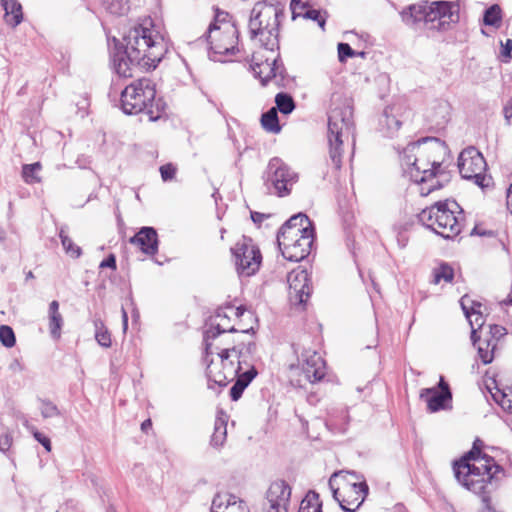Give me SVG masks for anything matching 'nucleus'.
<instances>
[{"label":"nucleus","mask_w":512,"mask_h":512,"mask_svg":"<svg viewBox=\"0 0 512 512\" xmlns=\"http://www.w3.org/2000/svg\"><path fill=\"white\" fill-rule=\"evenodd\" d=\"M227 308H219L214 316L210 317L206 324L207 328L203 333L204 352H209L214 340L222 333L235 332L236 329L230 324V316L226 312Z\"/></svg>","instance_id":"nucleus-16"},{"label":"nucleus","mask_w":512,"mask_h":512,"mask_svg":"<svg viewBox=\"0 0 512 512\" xmlns=\"http://www.w3.org/2000/svg\"><path fill=\"white\" fill-rule=\"evenodd\" d=\"M337 475H338L337 473H334L330 477L329 482H328L329 487L331 488V491L333 494V498L339 503V505L343 511L355 512L362 505V503L364 502V500L368 494V490H369L368 485L365 481H362L359 483H354L351 486V492L356 494L355 500L357 501V503H356L355 507H349V506L345 505V498H343V499L339 498V489L335 488L333 485L334 478L337 477Z\"/></svg>","instance_id":"nucleus-20"},{"label":"nucleus","mask_w":512,"mask_h":512,"mask_svg":"<svg viewBox=\"0 0 512 512\" xmlns=\"http://www.w3.org/2000/svg\"><path fill=\"white\" fill-rule=\"evenodd\" d=\"M302 371L311 383L321 381L326 375V362L320 354H310L303 359Z\"/></svg>","instance_id":"nucleus-25"},{"label":"nucleus","mask_w":512,"mask_h":512,"mask_svg":"<svg viewBox=\"0 0 512 512\" xmlns=\"http://www.w3.org/2000/svg\"><path fill=\"white\" fill-rule=\"evenodd\" d=\"M246 388L247 387H245L244 384H242V382L236 380L233 386L230 388L229 395L231 400L238 401Z\"/></svg>","instance_id":"nucleus-50"},{"label":"nucleus","mask_w":512,"mask_h":512,"mask_svg":"<svg viewBox=\"0 0 512 512\" xmlns=\"http://www.w3.org/2000/svg\"><path fill=\"white\" fill-rule=\"evenodd\" d=\"M492 397L503 410L512 413V390L501 391L497 389L495 393H492Z\"/></svg>","instance_id":"nucleus-39"},{"label":"nucleus","mask_w":512,"mask_h":512,"mask_svg":"<svg viewBox=\"0 0 512 512\" xmlns=\"http://www.w3.org/2000/svg\"><path fill=\"white\" fill-rule=\"evenodd\" d=\"M462 214L463 210L455 200H445L423 209L418 220L443 238L452 239L463 229Z\"/></svg>","instance_id":"nucleus-3"},{"label":"nucleus","mask_w":512,"mask_h":512,"mask_svg":"<svg viewBox=\"0 0 512 512\" xmlns=\"http://www.w3.org/2000/svg\"><path fill=\"white\" fill-rule=\"evenodd\" d=\"M130 243L137 245L147 255H154L158 251V235L153 227H142L130 238Z\"/></svg>","instance_id":"nucleus-22"},{"label":"nucleus","mask_w":512,"mask_h":512,"mask_svg":"<svg viewBox=\"0 0 512 512\" xmlns=\"http://www.w3.org/2000/svg\"><path fill=\"white\" fill-rule=\"evenodd\" d=\"M427 142H434L436 147L440 146L439 139L425 137L407 144L400 153L402 154V165L406 166L404 172L408 174L415 183H423L435 177L436 169L441 166L439 161L424 160L421 158L424 153L428 152L427 149L421 148V145Z\"/></svg>","instance_id":"nucleus-7"},{"label":"nucleus","mask_w":512,"mask_h":512,"mask_svg":"<svg viewBox=\"0 0 512 512\" xmlns=\"http://www.w3.org/2000/svg\"><path fill=\"white\" fill-rule=\"evenodd\" d=\"M354 56H356V51L348 43L338 44V58L340 62H345L347 58Z\"/></svg>","instance_id":"nucleus-48"},{"label":"nucleus","mask_w":512,"mask_h":512,"mask_svg":"<svg viewBox=\"0 0 512 512\" xmlns=\"http://www.w3.org/2000/svg\"><path fill=\"white\" fill-rule=\"evenodd\" d=\"M251 68L254 76L260 79L263 86L269 81H273L277 87H285L289 82L284 65L278 55L274 58L266 57L264 61H259L253 55Z\"/></svg>","instance_id":"nucleus-14"},{"label":"nucleus","mask_w":512,"mask_h":512,"mask_svg":"<svg viewBox=\"0 0 512 512\" xmlns=\"http://www.w3.org/2000/svg\"><path fill=\"white\" fill-rule=\"evenodd\" d=\"M315 233L313 223L304 213L291 216L279 229L277 234H290V238L298 234Z\"/></svg>","instance_id":"nucleus-21"},{"label":"nucleus","mask_w":512,"mask_h":512,"mask_svg":"<svg viewBox=\"0 0 512 512\" xmlns=\"http://www.w3.org/2000/svg\"><path fill=\"white\" fill-rule=\"evenodd\" d=\"M235 257L236 270L240 276H252L258 270L262 262V255L251 238L243 237L232 249Z\"/></svg>","instance_id":"nucleus-11"},{"label":"nucleus","mask_w":512,"mask_h":512,"mask_svg":"<svg viewBox=\"0 0 512 512\" xmlns=\"http://www.w3.org/2000/svg\"><path fill=\"white\" fill-rule=\"evenodd\" d=\"M62 322L63 320L60 313L49 315V328L53 338L60 336Z\"/></svg>","instance_id":"nucleus-45"},{"label":"nucleus","mask_w":512,"mask_h":512,"mask_svg":"<svg viewBox=\"0 0 512 512\" xmlns=\"http://www.w3.org/2000/svg\"><path fill=\"white\" fill-rule=\"evenodd\" d=\"M290 8L292 12V16L295 19L296 17H303V14L306 9L310 8L307 2H302L300 0H291Z\"/></svg>","instance_id":"nucleus-47"},{"label":"nucleus","mask_w":512,"mask_h":512,"mask_svg":"<svg viewBox=\"0 0 512 512\" xmlns=\"http://www.w3.org/2000/svg\"><path fill=\"white\" fill-rule=\"evenodd\" d=\"M152 428V421L151 419H146L145 421L142 422L141 424V430L144 432V433H147L149 429Z\"/></svg>","instance_id":"nucleus-62"},{"label":"nucleus","mask_w":512,"mask_h":512,"mask_svg":"<svg viewBox=\"0 0 512 512\" xmlns=\"http://www.w3.org/2000/svg\"><path fill=\"white\" fill-rule=\"evenodd\" d=\"M507 207L508 209H510L511 213H512V184L510 185L508 191H507Z\"/></svg>","instance_id":"nucleus-63"},{"label":"nucleus","mask_w":512,"mask_h":512,"mask_svg":"<svg viewBox=\"0 0 512 512\" xmlns=\"http://www.w3.org/2000/svg\"><path fill=\"white\" fill-rule=\"evenodd\" d=\"M482 364L486 365L493 361L494 354H478Z\"/></svg>","instance_id":"nucleus-59"},{"label":"nucleus","mask_w":512,"mask_h":512,"mask_svg":"<svg viewBox=\"0 0 512 512\" xmlns=\"http://www.w3.org/2000/svg\"><path fill=\"white\" fill-rule=\"evenodd\" d=\"M257 376V370L255 367H251L248 370L240 373V370H238V374H236V380L239 382H242L245 387H248V385L252 382V380Z\"/></svg>","instance_id":"nucleus-46"},{"label":"nucleus","mask_w":512,"mask_h":512,"mask_svg":"<svg viewBox=\"0 0 512 512\" xmlns=\"http://www.w3.org/2000/svg\"><path fill=\"white\" fill-rule=\"evenodd\" d=\"M106 10L114 15H124L129 10L127 0H103Z\"/></svg>","instance_id":"nucleus-40"},{"label":"nucleus","mask_w":512,"mask_h":512,"mask_svg":"<svg viewBox=\"0 0 512 512\" xmlns=\"http://www.w3.org/2000/svg\"><path fill=\"white\" fill-rule=\"evenodd\" d=\"M110 63L120 77L133 76V69H155L164 57L167 49L163 37L152 27L137 25L122 36L108 39Z\"/></svg>","instance_id":"nucleus-1"},{"label":"nucleus","mask_w":512,"mask_h":512,"mask_svg":"<svg viewBox=\"0 0 512 512\" xmlns=\"http://www.w3.org/2000/svg\"><path fill=\"white\" fill-rule=\"evenodd\" d=\"M33 436L37 442H39L47 452L51 451V441L50 439L44 435L43 433L39 432L36 429H33L32 431Z\"/></svg>","instance_id":"nucleus-52"},{"label":"nucleus","mask_w":512,"mask_h":512,"mask_svg":"<svg viewBox=\"0 0 512 512\" xmlns=\"http://www.w3.org/2000/svg\"><path fill=\"white\" fill-rule=\"evenodd\" d=\"M11 446V439L9 436L5 435L4 437L0 438V450L5 452L7 451Z\"/></svg>","instance_id":"nucleus-56"},{"label":"nucleus","mask_w":512,"mask_h":512,"mask_svg":"<svg viewBox=\"0 0 512 512\" xmlns=\"http://www.w3.org/2000/svg\"><path fill=\"white\" fill-rule=\"evenodd\" d=\"M394 107L384 109L379 118V131L384 137L393 138L399 131L402 122L394 114Z\"/></svg>","instance_id":"nucleus-28"},{"label":"nucleus","mask_w":512,"mask_h":512,"mask_svg":"<svg viewBox=\"0 0 512 512\" xmlns=\"http://www.w3.org/2000/svg\"><path fill=\"white\" fill-rule=\"evenodd\" d=\"M459 173L464 179L473 180L479 187H486V161L483 155L475 148L464 149L458 157Z\"/></svg>","instance_id":"nucleus-12"},{"label":"nucleus","mask_w":512,"mask_h":512,"mask_svg":"<svg viewBox=\"0 0 512 512\" xmlns=\"http://www.w3.org/2000/svg\"><path fill=\"white\" fill-rule=\"evenodd\" d=\"M0 342L6 347L11 348L15 345L16 338L13 329L7 325L0 326Z\"/></svg>","instance_id":"nucleus-43"},{"label":"nucleus","mask_w":512,"mask_h":512,"mask_svg":"<svg viewBox=\"0 0 512 512\" xmlns=\"http://www.w3.org/2000/svg\"><path fill=\"white\" fill-rule=\"evenodd\" d=\"M42 166L40 162H35L32 164H24L22 166V178L27 184H35L41 181L39 177V172L41 171Z\"/></svg>","instance_id":"nucleus-37"},{"label":"nucleus","mask_w":512,"mask_h":512,"mask_svg":"<svg viewBox=\"0 0 512 512\" xmlns=\"http://www.w3.org/2000/svg\"><path fill=\"white\" fill-rule=\"evenodd\" d=\"M431 23L438 22L432 28L443 29L446 23L459 20V5L453 2L438 1L430 4Z\"/></svg>","instance_id":"nucleus-18"},{"label":"nucleus","mask_w":512,"mask_h":512,"mask_svg":"<svg viewBox=\"0 0 512 512\" xmlns=\"http://www.w3.org/2000/svg\"><path fill=\"white\" fill-rule=\"evenodd\" d=\"M397 241L401 248H404L407 244V239L404 237V235L402 233L398 234Z\"/></svg>","instance_id":"nucleus-64"},{"label":"nucleus","mask_w":512,"mask_h":512,"mask_svg":"<svg viewBox=\"0 0 512 512\" xmlns=\"http://www.w3.org/2000/svg\"><path fill=\"white\" fill-rule=\"evenodd\" d=\"M502 21V10L498 4H493L485 9L483 14V23L486 26L498 28Z\"/></svg>","instance_id":"nucleus-35"},{"label":"nucleus","mask_w":512,"mask_h":512,"mask_svg":"<svg viewBox=\"0 0 512 512\" xmlns=\"http://www.w3.org/2000/svg\"><path fill=\"white\" fill-rule=\"evenodd\" d=\"M503 116L505 123L512 126V98L507 101L503 107Z\"/></svg>","instance_id":"nucleus-53"},{"label":"nucleus","mask_w":512,"mask_h":512,"mask_svg":"<svg viewBox=\"0 0 512 512\" xmlns=\"http://www.w3.org/2000/svg\"><path fill=\"white\" fill-rule=\"evenodd\" d=\"M433 279L431 283L439 284L440 282L451 283L454 279V270L448 263H441L432 271Z\"/></svg>","instance_id":"nucleus-32"},{"label":"nucleus","mask_w":512,"mask_h":512,"mask_svg":"<svg viewBox=\"0 0 512 512\" xmlns=\"http://www.w3.org/2000/svg\"><path fill=\"white\" fill-rule=\"evenodd\" d=\"M470 468L473 475L470 473L468 474L467 469L463 468V471H460L459 474H454L457 481L466 489L480 495L481 498L484 495H489V486H491L494 478L492 469L495 468V472H499L502 470L501 466L497 465L494 459H488L486 460V463H482L480 465L473 463Z\"/></svg>","instance_id":"nucleus-10"},{"label":"nucleus","mask_w":512,"mask_h":512,"mask_svg":"<svg viewBox=\"0 0 512 512\" xmlns=\"http://www.w3.org/2000/svg\"><path fill=\"white\" fill-rule=\"evenodd\" d=\"M493 459L487 454H483L482 451H479V447L472 446L471 450L465 453L459 460L455 461L453 464L454 474H459L460 471H463V468L467 469V473L472 474L470 466L473 465L471 461H474L477 465L482 463H486V460Z\"/></svg>","instance_id":"nucleus-27"},{"label":"nucleus","mask_w":512,"mask_h":512,"mask_svg":"<svg viewBox=\"0 0 512 512\" xmlns=\"http://www.w3.org/2000/svg\"><path fill=\"white\" fill-rule=\"evenodd\" d=\"M268 216L260 212H251V219L254 223H261Z\"/></svg>","instance_id":"nucleus-57"},{"label":"nucleus","mask_w":512,"mask_h":512,"mask_svg":"<svg viewBox=\"0 0 512 512\" xmlns=\"http://www.w3.org/2000/svg\"><path fill=\"white\" fill-rule=\"evenodd\" d=\"M507 334L505 327L501 325H489V338L485 339L486 347L481 344L477 346V352H495L497 342Z\"/></svg>","instance_id":"nucleus-30"},{"label":"nucleus","mask_w":512,"mask_h":512,"mask_svg":"<svg viewBox=\"0 0 512 512\" xmlns=\"http://www.w3.org/2000/svg\"><path fill=\"white\" fill-rule=\"evenodd\" d=\"M226 308H227V310H230L231 312H233L236 317H241L244 314V312L246 311L245 307H243V306H239L235 309L232 306H227Z\"/></svg>","instance_id":"nucleus-58"},{"label":"nucleus","mask_w":512,"mask_h":512,"mask_svg":"<svg viewBox=\"0 0 512 512\" xmlns=\"http://www.w3.org/2000/svg\"><path fill=\"white\" fill-rule=\"evenodd\" d=\"M298 512H322V502L319 494L310 490L301 501Z\"/></svg>","instance_id":"nucleus-31"},{"label":"nucleus","mask_w":512,"mask_h":512,"mask_svg":"<svg viewBox=\"0 0 512 512\" xmlns=\"http://www.w3.org/2000/svg\"><path fill=\"white\" fill-rule=\"evenodd\" d=\"M326 12H321L320 10L308 8L305 10L303 14V18L310 19L312 21L317 22L318 26L324 30L326 24Z\"/></svg>","instance_id":"nucleus-44"},{"label":"nucleus","mask_w":512,"mask_h":512,"mask_svg":"<svg viewBox=\"0 0 512 512\" xmlns=\"http://www.w3.org/2000/svg\"><path fill=\"white\" fill-rule=\"evenodd\" d=\"M511 52H512V40L507 39L505 43L501 42L500 56H501L503 62H508L511 59V57H512Z\"/></svg>","instance_id":"nucleus-51"},{"label":"nucleus","mask_w":512,"mask_h":512,"mask_svg":"<svg viewBox=\"0 0 512 512\" xmlns=\"http://www.w3.org/2000/svg\"><path fill=\"white\" fill-rule=\"evenodd\" d=\"M315 233L298 234L290 238V234H277V244L283 257L292 262L305 259L311 252Z\"/></svg>","instance_id":"nucleus-13"},{"label":"nucleus","mask_w":512,"mask_h":512,"mask_svg":"<svg viewBox=\"0 0 512 512\" xmlns=\"http://www.w3.org/2000/svg\"><path fill=\"white\" fill-rule=\"evenodd\" d=\"M237 502H239V508L241 509V512H249V509L246 506L245 502L241 499H238L237 496L232 494L228 496L227 507L230 505H235Z\"/></svg>","instance_id":"nucleus-54"},{"label":"nucleus","mask_w":512,"mask_h":512,"mask_svg":"<svg viewBox=\"0 0 512 512\" xmlns=\"http://www.w3.org/2000/svg\"><path fill=\"white\" fill-rule=\"evenodd\" d=\"M222 505H223V502H222L220 494L215 495L212 500V508L220 509L222 507Z\"/></svg>","instance_id":"nucleus-60"},{"label":"nucleus","mask_w":512,"mask_h":512,"mask_svg":"<svg viewBox=\"0 0 512 512\" xmlns=\"http://www.w3.org/2000/svg\"><path fill=\"white\" fill-rule=\"evenodd\" d=\"M176 167L172 163H167L160 167L161 178L164 182L174 179L176 175Z\"/></svg>","instance_id":"nucleus-49"},{"label":"nucleus","mask_w":512,"mask_h":512,"mask_svg":"<svg viewBox=\"0 0 512 512\" xmlns=\"http://www.w3.org/2000/svg\"><path fill=\"white\" fill-rule=\"evenodd\" d=\"M430 4L423 2L420 4H413L401 12L402 21L408 26H415L420 22L430 23Z\"/></svg>","instance_id":"nucleus-26"},{"label":"nucleus","mask_w":512,"mask_h":512,"mask_svg":"<svg viewBox=\"0 0 512 512\" xmlns=\"http://www.w3.org/2000/svg\"><path fill=\"white\" fill-rule=\"evenodd\" d=\"M276 111L282 114H290L295 109V101L293 97L285 92H280L275 96Z\"/></svg>","instance_id":"nucleus-36"},{"label":"nucleus","mask_w":512,"mask_h":512,"mask_svg":"<svg viewBox=\"0 0 512 512\" xmlns=\"http://www.w3.org/2000/svg\"><path fill=\"white\" fill-rule=\"evenodd\" d=\"M120 105L127 115H142L155 122L166 115L167 105L162 98H156L155 84L151 79L133 81L121 92Z\"/></svg>","instance_id":"nucleus-2"},{"label":"nucleus","mask_w":512,"mask_h":512,"mask_svg":"<svg viewBox=\"0 0 512 512\" xmlns=\"http://www.w3.org/2000/svg\"><path fill=\"white\" fill-rule=\"evenodd\" d=\"M283 15L279 5L266 1L257 2L251 10L249 33L251 39L258 38L261 46L270 52L279 48V17Z\"/></svg>","instance_id":"nucleus-5"},{"label":"nucleus","mask_w":512,"mask_h":512,"mask_svg":"<svg viewBox=\"0 0 512 512\" xmlns=\"http://www.w3.org/2000/svg\"><path fill=\"white\" fill-rule=\"evenodd\" d=\"M95 325V339L103 348H107L111 344V336L104 324L100 320L94 322Z\"/></svg>","instance_id":"nucleus-41"},{"label":"nucleus","mask_w":512,"mask_h":512,"mask_svg":"<svg viewBox=\"0 0 512 512\" xmlns=\"http://www.w3.org/2000/svg\"><path fill=\"white\" fill-rule=\"evenodd\" d=\"M291 497V488L284 480H277L270 484L266 499L271 509H288Z\"/></svg>","instance_id":"nucleus-19"},{"label":"nucleus","mask_w":512,"mask_h":512,"mask_svg":"<svg viewBox=\"0 0 512 512\" xmlns=\"http://www.w3.org/2000/svg\"><path fill=\"white\" fill-rule=\"evenodd\" d=\"M62 246L67 254L73 258H79L82 254V250L79 246L75 245L72 239L65 233L62 228L59 233Z\"/></svg>","instance_id":"nucleus-38"},{"label":"nucleus","mask_w":512,"mask_h":512,"mask_svg":"<svg viewBox=\"0 0 512 512\" xmlns=\"http://www.w3.org/2000/svg\"><path fill=\"white\" fill-rule=\"evenodd\" d=\"M420 399L427 403V408L430 412H437L445 409V405L452 399L450 389L439 391L436 388H425L420 392Z\"/></svg>","instance_id":"nucleus-24"},{"label":"nucleus","mask_w":512,"mask_h":512,"mask_svg":"<svg viewBox=\"0 0 512 512\" xmlns=\"http://www.w3.org/2000/svg\"><path fill=\"white\" fill-rule=\"evenodd\" d=\"M298 175L280 158H272L263 174L264 186L269 194L284 197L290 194Z\"/></svg>","instance_id":"nucleus-9"},{"label":"nucleus","mask_w":512,"mask_h":512,"mask_svg":"<svg viewBox=\"0 0 512 512\" xmlns=\"http://www.w3.org/2000/svg\"><path fill=\"white\" fill-rule=\"evenodd\" d=\"M227 436V423L224 419L218 417L215 421L214 432L211 436V445L213 447H221L226 441Z\"/></svg>","instance_id":"nucleus-34"},{"label":"nucleus","mask_w":512,"mask_h":512,"mask_svg":"<svg viewBox=\"0 0 512 512\" xmlns=\"http://www.w3.org/2000/svg\"><path fill=\"white\" fill-rule=\"evenodd\" d=\"M261 124L263 128L271 133H279L281 127L279 125V117L276 108H270L261 116Z\"/></svg>","instance_id":"nucleus-33"},{"label":"nucleus","mask_w":512,"mask_h":512,"mask_svg":"<svg viewBox=\"0 0 512 512\" xmlns=\"http://www.w3.org/2000/svg\"><path fill=\"white\" fill-rule=\"evenodd\" d=\"M210 354H205L203 363L206 365V376L208 378V387L213 389V385L225 387L229 381L233 380L238 374L240 366V355L217 354V359L209 358Z\"/></svg>","instance_id":"nucleus-8"},{"label":"nucleus","mask_w":512,"mask_h":512,"mask_svg":"<svg viewBox=\"0 0 512 512\" xmlns=\"http://www.w3.org/2000/svg\"><path fill=\"white\" fill-rule=\"evenodd\" d=\"M58 309H59V303L56 300H53L49 304V315L59 313Z\"/></svg>","instance_id":"nucleus-61"},{"label":"nucleus","mask_w":512,"mask_h":512,"mask_svg":"<svg viewBox=\"0 0 512 512\" xmlns=\"http://www.w3.org/2000/svg\"><path fill=\"white\" fill-rule=\"evenodd\" d=\"M100 268L116 269V257L114 254H109L99 265Z\"/></svg>","instance_id":"nucleus-55"},{"label":"nucleus","mask_w":512,"mask_h":512,"mask_svg":"<svg viewBox=\"0 0 512 512\" xmlns=\"http://www.w3.org/2000/svg\"><path fill=\"white\" fill-rule=\"evenodd\" d=\"M287 281L290 303L304 308L312 292L311 279L308 272L305 269L293 270L288 274Z\"/></svg>","instance_id":"nucleus-15"},{"label":"nucleus","mask_w":512,"mask_h":512,"mask_svg":"<svg viewBox=\"0 0 512 512\" xmlns=\"http://www.w3.org/2000/svg\"><path fill=\"white\" fill-rule=\"evenodd\" d=\"M5 10V21L11 27L18 26L23 20L22 5L17 0H1Z\"/></svg>","instance_id":"nucleus-29"},{"label":"nucleus","mask_w":512,"mask_h":512,"mask_svg":"<svg viewBox=\"0 0 512 512\" xmlns=\"http://www.w3.org/2000/svg\"><path fill=\"white\" fill-rule=\"evenodd\" d=\"M450 115L451 105L449 102L437 100L428 110L426 118L433 128L440 130L450 121Z\"/></svg>","instance_id":"nucleus-23"},{"label":"nucleus","mask_w":512,"mask_h":512,"mask_svg":"<svg viewBox=\"0 0 512 512\" xmlns=\"http://www.w3.org/2000/svg\"><path fill=\"white\" fill-rule=\"evenodd\" d=\"M460 305L470 323L471 341L473 346L476 347L477 343L480 341V336L477 334L478 330H482L484 325V319L480 311L481 303L472 300L468 295H464L460 299Z\"/></svg>","instance_id":"nucleus-17"},{"label":"nucleus","mask_w":512,"mask_h":512,"mask_svg":"<svg viewBox=\"0 0 512 512\" xmlns=\"http://www.w3.org/2000/svg\"><path fill=\"white\" fill-rule=\"evenodd\" d=\"M40 403V411L43 418L47 419L61 415L60 410L52 401L48 399H40Z\"/></svg>","instance_id":"nucleus-42"},{"label":"nucleus","mask_w":512,"mask_h":512,"mask_svg":"<svg viewBox=\"0 0 512 512\" xmlns=\"http://www.w3.org/2000/svg\"><path fill=\"white\" fill-rule=\"evenodd\" d=\"M353 125V108L348 100H342L328 116L329 157L336 169L342 164L343 137L352 133Z\"/></svg>","instance_id":"nucleus-6"},{"label":"nucleus","mask_w":512,"mask_h":512,"mask_svg":"<svg viewBox=\"0 0 512 512\" xmlns=\"http://www.w3.org/2000/svg\"><path fill=\"white\" fill-rule=\"evenodd\" d=\"M209 45V57L214 61H224V56L239 53V30L232 17L223 11H217L205 34Z\"/></svg>","instance_id":"nucleus-4"}]
</instances>
